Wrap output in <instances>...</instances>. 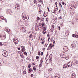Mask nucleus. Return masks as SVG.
Wrapping results in <instances>:
<instances>
[{"mask_svg":"<svg viewBox=\"0 0 78 78\" xmlns=\"http://www.w3.org/2000/svg\"><path fill=\"white\" fill-rule=\"evenodd\" d=\"M31 65L30 64H29L28 65V67L29 69H30V67H31Z\"/></svg>","mask_w":78,"mask_h":78,"instance_id":"obj_32","label":"nucleus"},{"mask_svg":"<svg viewBox=\"0 0 78 78\" xmlns=\"http://www.w3.org/2000/svg\"><path fill=\"white\" fill-rule=\"evenodd\" d=\"M27 60H29V59H30L28 58H26Z\"/></svg>","mask_w":78,"mask_h":78,"instance_id":"obj_64","label":"nucleus"},{"mask_svg":"<svg viewBox=\"0 0 78 78\" xmlns=\"http://www.w3.org/2000/svg\"><path fill=\"white\" fill-rule=\"evenodd\" d=\"M64 66L66 67V68H67V67H67V65H66V64H65V65H64Z\"/></svg>","mask_w":78,"mask_h":78,"instance_id":"obj_47","label":"nucleus"},{"mask_svg":"<svg viewBox=\"0 0 78 78\" xmlns=\"http://www.w3.org/2000/svg\"><path fill=\"white\" fill-rule=\"evenodd\" d=\"M64 51H65L66 52H67L68 51V50H66L65 49V50H64Z\"/></svg>","mask_w":78,"mask_h":78,"instance_id":"obj_51","label":"nucleus"},{"mask_svg":"<svg viewBox=\"0 0 78 78\" xmlns=\"http://www.w3.org/2000/svg\"><path fill=\"white\" fill-rule=\"evenodd\" d=\"M26 71H27V70H26V69H25L23 71V73H24V74H26Z\"/></svg>","mask_w":78,"mask_h":78,"instance_id":"obj_18","label":"nucleus"},{"mask_svg":"<svg viewBox=\"0 0 78 78\" xmlns=\"http://www.w3.org/2000/svg\"><path fill=\"white\" fill-rule=\"evenodd\" d=\"M55 5H58V2H56L55 3Z\"/></svg>","mask_w":78,"mask_h":78,"instance_id":"obj_60","label":"nucleus"},{"mask_svg":"<svg viewBox=\"0 0 78 78\" xmlns=\"http://www.w3.org/2000/svg\"><path fill=\"white\" fill-rule=\"evenodd\" d=\"M36 59H39V56H37L36 57Z\"/></svg>","mask_w":78,"mask_h":78,"instance_id":"obj_40","label":"nucleus"},{"mask_svg":"<svg viewBox=\"0 0 78 78\" xmlns=\"http://www.w3.org/2000/svg\"><path fill=\"white\" fill-rule=\"evenodd\" d=\"M55 9V12H54L55 13V12H56V11H58L57 9Z\"/></svg>","mask_w":78,"mask_h":78,"instance_id":"obj_41","label":"nucleus"},{"mask_svg":"<svg viewBox=\"0 0 78 78\" xmlns=\"http://www.w3.org/2000/svg\"><path fill=\"white\" fill-rule=\"evenodd\" d=\"M21 30H23V31H24V30H25V28L24 27H22L21 28Z\"/></svg>","mask_w":78,"mask_h":78,"instance_id":"obj_28","label":"nucleus"},{"mask_svg":"<svg viewBox=\"0 0 78 78\" xmlns=\"http://www.w3.org/2000/svg\"><path fill=\"white\" fill-rule=\"evenodd\" d=\"M47 9L48 10V12H50V9H49V8H48V6Z\"/></svg>","mask_w":78,"mask_h":78,"instance_id":"obj_44","label":"nucleus"},{"mask_svg":"<svg viewBox=\"0 0 78 78\" xmlns=\"http://www.w3.org/2000/svg\"><path fill=\"white\" fill-rule=\"evenodd\" d=\"M2 40H5V39H6V35H3V36H2Z\"/></svg>","mask_w":78,"mask_h":78,"instance_id":"obj_10","label":"nucleus"},{"mask_svg":"<svg viewBox=\"0 0 78 78\" xmlns=\"http://www.w3.org/2000/svg\"><path fill=\"white\" fill-rule=\"evenodd\" d=\"M62 56H66V53H65V52H63L62 54Z\"/></svg>","mask_w":78,"mask_h":78,"instance_id":"obj_23","label":"nucleus"},{"mask_svg":"<svg viewBox=\"0 0 78 78\" xmlns=\"http://www.w3.org/2000/svg\"><path fill=\"white\" fill-rule=\"evenodd\" d=\"M59 6L60 8H62V5H61V4L60 3H59Z\"/></svg>","mask_w":78,"mask_h":78,"instance_id":"obj_30","label":"nucleus"},{"mask_svg":"<svg viewBox=\"0 0 78 78\" xmlns=\"http://www.w3.org/2000/svg\"><path fill=\"white\" fill-rule=\"evenodd\" d=\"M43 61H44L43 58H41L40 60V63H42V62H43Z\"/></svg>","mask_w":78,"mask_h":78,"instance_id":"obj_22","label":"nucleus"},{"mask_svg":"<svg viewBox=\"0 0 78 78\" xmlns=\"http://www.w3.org/2000/svg\"><path fill=\"white\" fill-rule=\"evenodd\" d=\"M33 70H32V69L31 68H30V69H28V73H31L32 72H33Z\"/></svg>","mask_w":78,"mask_h":78,"instance_id":"obj_9","label":"nucleus"},{"mask_svg":"<svg viewBox=\"0 0 78 78\" xmlns=\"http://www.w3.org/2000/svg\"><path fill=\"white\" fill-rule=\"evenodd\" d=\"M34 76V75L33 74H32L30 75V76L31 77H33Z\"/></svg>","mask_w":78,"mask_h":78,"instance_id":"obj_37","label":"nucleus"},{"mask_svg":"<svg viewBox=\"0 0 78 78\" xmlns=\"http://www.w3.org/2000/svg\"><path fill=\"white\" fill-rule=\"evenodd\" d=\"M71 78H76V75L75 74H72L71 76Z\"/></svg>","mask_w":78,"mask_h":78,"instance_id":"obj_11","label":"nucleus"},{"mask_svg":"<svg viewBox=\"0 0 78 78\" xmlns=\"http://www.w3.org/2000/svg\"><path fill=\"white\" fill-rule=\"evenodd\" d=\"M42 63H40V64L39 65V67L41 68L42 67Z\"/></svg>","mask_w":78,"mask_h":78,"instance_id":"obj_16","label":"nucleus"},{"mask_svg":"<svg viewBox=\"0 0 78 78\" xmlns=\"http://www.w3.org/2000/svg\"><path fill=\"white\" fill-rule=\"evenodd\" d=\"M39 26H41V23H39Z\"/></svg>","mask_w":78,"mask_h":78,"instance_id":"obj_62","label":"nucleus"},{"mask_svg":"<svg viewBox=\"0 0 78 78\" xmlns=\"http://www.w3.org/2000/svg\"><path fill=\"white\" fill-rule=\"evenodd\" d=\"M47 78H53V77L51 76H50L47 77Z\"/></svg>","mask_w":78,"mask_h":78,"instance_id":"obj_25","label":"nucleus"},{"mask_svg":"<svg viewBox=\"0 0 78 78\" xmlns=\"http://www.w3.org/2000/svg\"><path fill=\"white\" fill-rule=\"evenodd\" d=\"M33 69L34 70H35L36 69V67L35 66H34L33 67Z\"/></svg>","mask_w":78,"mask_h":78,"instance_id":"obj_36","label":"nucleus"},{"mask_svg":"<svg viewBox=\"0 0 78 78\" xmlns=\"http://www.w3.org/2000/svg\"><path fill=\"white\" fill-rule=\"evenodd\" d=\"M41 44H44V41H42L41 42Z\"/></svg>","mask_w":78,"mask_h":78,"instance_id":"obj_63","label":"nucleus"},{"mask_svg":"<svg viewBox=\"0 0 78 78\" xmlns=\"http://www.w3.org/2000/svg\"><path fill=\"white\" fill-rule=\"evenodd\" d=\"M14 38H15V39H16V41H19V39H18V38H17L15 37Z\"/></svg>","mask_w":78,"mask_h":78,"instance_id":"obj_38","label":"nucleus"},{"mask_svg":"<svg viewBox=\"0 0 78 78\" xmlns=\"http://www.w3.org/2000/svg\"><path fill=\"white\" fill-rule=\"evenodd\" d=\"M47 36L48 37H49V36H50V34H48L47 35Z\"/></svg>","mask_w":78,"mask_h":78,"instance_id":"obj_53","label":"nucleus"},{"mask_svg":"<svg viewBox=\"0 0 78 78\" xmlns=\"http://www.w3.org/2000/svg\"><path fill=\"white\" fill-rule=\"evenodd\" d=\"M45 23L44 22V21H43L41 23V25H42V27H44V26H45Z\"/></svg>","mask_w":78,"mask_h":78,"instance_id":"obj_12","label":"nucleus"},{"mask_svg":"<svg viewBox=\"0 0 78 78\" xmlns=\"http://www.w3.org/2000/svg\"><path fill=\"white\" fill-rule=\"evenodd\" d=\"M24 55H26V56H27V52L26 51H24Z\"/></svg>","mask_w":78,"mask_h":78,"instance_id":"obj_17","label":"nucleus"},{"mask_svg":"<svg viewBox=\"0 0 78 78\" xmlns=\"http://www.w3.org/2000/svg\"><path fill=\"white\" fill-rule=\"evenodd\" d=\"M32 36H32V33L31 34H30V35L29 36V37L30 38V39H31V38H32V37H32Z\"/></svg>","mask_w":78,"mask_h":78,"instance_id":"obj_20","label":"nucleus"},{"mask_svg":"<svg viewBox=\"0 0 78 78\" xmlns=\"http://www.w3.org/2000/svg\"><path fill=\"white\" fill-rule=\"evenodd\" d=\"M71 48H75L76 47V44L75 43H73L71 45Z\"/></svg>","mask_w":78,"mask_h":78,"instance_id":"obj_7","label":"nucleus"},{"mask_svg":"<svg viewBox=\"0 0 78 78\" xmlns=\"http://www.w3.org/2000/svg\"><path fill=\"white\" fill-rule=\"evenodd\" d=\"M58 28L59 30H60L61 29H60V26H58Z\"/></svg>","mask_w":78,"mask_h":78,"instance_id":"obj_52","label":"nucleus"},{"mask_svg":"<svg viewBox=\"0 0 78 78\" xmlns=\"http://www.w3.org/2000/svg\"><path fill=\"white\" fill-rule=\"evenodd\" d=\"M38 55H39V56H40L41 55V51H38Z\"/></svg>","mask_w":78,"mask_h":78,"instance_id":"obj_21","label":"nucleus"},{"mask_svg":"<svg viewBox=\"0 0 78 78\" xmlns=\"http://www.w3.org/2000/svg\"><path fill=\"white\" fill-rule=\"evenodd\" d=\"M55 78H60L59 77V76H56V75H55Z\"/></svg>","mask_w":78,"mask_h":78,"instance_id":"obj_33","label":"nucleus"},{"mask_svg":"<svg viewBox=\"0 0 78 78\" xmlns=\"http://www.w3.org/2000/svg\"><path fill=\"white\" fill-rule=\"evenodd\" d=\"M73 64H78V61H77L76 59H74L73 60Z\"/></svg>","mask_w":78,"mask_h":78,"instance_id":"obj_4","label":"nucleus"},{"mask_svg":"<svg viewBox=\"0 0 78 78\" xmlns=\"http://www.w3.org/2000/svg\"><path fill=\"white\" fill-rule=\"evenodd\" d=\"M37 20H40V19H41V18L38 16H37Z\"/></svg>","mask_w":78,"mask_h":78,"instance_id":"obj_26","label":"nucleus"},{"mask_svg":"<svg viewBox=\"0 0 78 78\" xmlns=\"http://www.w3.org/2000/svg\"><path fill=\"white\" fill-rule=\"evenodd\" d=\"M0 46H1V47H2L3 46V44H2V43H0Z\"/></svg>","mask_w":78,"mask_h":78,"instance_id":"obj_31","label":"nucleus"},{"mask_svg":"<svg viewBox=\"0 0 78 78\" xmlns=\"http://www.w3.org/2000/svg\"><path fill=\"white\" fill-rule=\"evenodd\" d=\"M43 16L44 17H46V16H47V15L46 14L44 13V14L43 15Z\"/></svg>","mask_w":78,"mask_h":78,"instance_id":"obj_34","label":"nucleus"},{"mask_svg":"<svg viewBox=\"0 0 78 78\" xmlns=\"http://www.w3.org/2000/svg\"><path fill=\"white\" fill-rule=\"evenodd\" d=\"M68 64L69 66V67H72V62H68Z\"/></svg>","mask_w":78,"mask_h":78,"instance_id":"obj_13","label":"nucleus"},{"mask_svg":"<svg viewBox=\"0 0 78 78\" xmlns=\"http://www.w3.org/2000/svg\"><path fill=\"white\" fill-rule=\"evenodd\" d=\"M36 2H37V1L36 0H34V3H36Z\"/></svg>","mask_w":78,"mask_h":78,"instance_id":"obj_56","label":"nucleus"},{"mask_svg":"<svg viewBox=\"0 0 78 78\" xmlns=\"http://www.w3.org/2000/svg\"><path fill=\"white\" fill-rule=\"evenodd\" d=\"M50 48H49V47H48L47 49V50H50Z\"/></svg>","mask_w":78,"mask_h":78,"instance_id":"obj_55","label":"nucleus"},{"mask_svg":"<svg viewBox=\"0 0 78 78\" xmlns=\"http://www.w3.org/2000/svg\"><path fill=\"white\" fill-rule=\"evenodd\" d=\"M46 44H46L45 45H44V47H47V45H46Z\"/></svg>","mask_w":78,"mask_h":78,"instance_id":"obj_61","label":"nucleus"},{"mask_svg":"<svg viewBox=\"0 0 78 78\" xmlns=\"http://www.w3.org/2000/svg\"><path fill=\"white\" fill-rule=\"evenodd\" d=\"M51 70H52L51 68L48 69V71L50 73V72H51Z\"/></svg>","mask_w":78,"mask_h":78,"instance_id":"obj_24","label":"nucleus"},{"mask_svg":"<svg viewBox=\"0 0 78 78\" xmlns=\"http://www.w3.org/2000/svg\"><path fill=\"white\" fill-rule=\"evenodd\" d=\"M52 45L53 44H52V43H51L50 44L49 47H51V48H52Z\"/></svg>","mask_w":78,"mask_h":78,"instance_id":"obj_19","label":"nucleus"},{"mask_svg":"<svg viewBox=\"0 0 78 78\" xmlns=\"http://www.w3.org/2000/svg\"><path fill=\"white\" fill-rule=\"evenodd\" d=\"M59 18L60 19H61V20L62 19V16H60V17H59Z\"/></svg>","mask_w":78,"mask_h":78,"instance_id":"obj_45","label":"nucleus"},{"mask_svg":"<svg viewBox=\"0 0 78 78\" xmlns=\"http://www.w3.org/2000/svg\"><path fill=\"white\" fill-rule=\"evenodd\" d=\"M46 28H45V29H43L44 30L43 31H46L45 30H46Z\"/></svg>","mask_w":78,"mask_h":78,"instance_id":"obj_54","label":"nucleus"},{"mask_svg":"<svg viewBox=\"0 0 78 78\" xmlns=\"http://www.w3.org/2000/svg\"><path fill=\"white\" fill-rule=\"evenodd\" d=\"M7 13H9V14H11L12 13V10L11 9H7Z\"/></svg>","mask_w":78,"mask_h":78,"instance_id":"obj_8","label":"nucleus"},{"mask_svg":"<svg viewBox=\"0 0 78 78\" xmlns=\"http://www.w3.org/2000/svg\"><path fill=\"white\" fill-rule=\"evenodd\" d=\"M65 47L66 48L67 50H69V48H68V47H67V46H66Z\"/></svg>","mask_w":78,"mask_h":78,"instance_id":"obj_50","label":"nucleus"},{"mask_svg":"<svg viewBox=\"0 0 78 78\" xmlns=\"http://www.w3.org/2000/svg\"><path fill=\"white\" fill-rule=\"evenodd\" d=\"M43 54H44V53L43 52H41V56H42V55H43Z\"/></svg>","mask_w":78,"mask_h":78,"instance_id":"obj_43","label":"nucleus"},{"mask_svg":"<svg viewBox=\"0 0 78 78\" xmlns=\"http://www.w3.org/2000/svg\"><path fill=\"white\" fill-rule=\"evenodd\" d=\"M22 18L25 20H28L29 19V16L28 15H23V13L22 14Z\"/></svg>","mask_w":78,"mask_h":78,"instance_id":"obj_2","label":"nucleus"},{"mask_svg":"<svg viewBox=\"0 0 78 78\" xmlns=\"http://www.w3.org/2000/svg\"><path fill=\"white\" fill-rule=\"evenodd\" d=\"M32 64H33V66H35V65H36V64L35 63H32Z\"/></svg>","mask_w":78,"mask_h":78,"instance_id":"obj_58","label":"nucleus"},{"mask_svg":"<svg viewBox=\"0 0 78 78\" xmlns=\"http://www.w3.org/2000/svg\"><path fill=\"white\" fill-rule=\"evenodd\" d=\"M62 5H65V3L64 2H62Z\"/></svg>","mask_w":78,"mask_h":78,"instance_id":"obj_39","label":"nucleus"},{"mask_svg":"<svg viewBox=\"0 0 78 78\" xmlns=\"http://www.w3.org/2000/svg\"><path fill=\"white\" fill-rule=\"evenodd\" d=\"M55 20H57V17H55Z\"/></svg>","mask_w":78,"mask_h":78,"instance_id":"obj_48","label":"nucleus"},{"mask_svg":"<svg viewBox=\"0 0 78 78\" xmlns=\"http://www.w3.org/2000/svg\"><path fill=\"white\" fill-rule=\"evenodd\" d=\"M4 61L2 58H0V66H2L3 64Z\"/></svg>","mask_w":78,"mask_h":78,"instance_id":"obj_5","label":"nucleus"},{"mask_svg":"<svg viewBox=\"0 0 78 78\" xmlns=\"http://www.w3.org/2000/svg\"><path fill=\"white\" fill-rule=\"evenodd\" d=\"M8 52L5 50H3L2 52V55L5 57H7L8 56Z\"/></svg>","mask_w":78,"mask_h":78,"instance_id":"obj_1","label":"nucleus"},{"mask_svg":"<svg viewBox=\"0 0 78 78\" xmlns=\"http://www.w3.org/2000/svg\"><path fill=\"white\" fill-rule=\"evenodd\" d=\"M1 0V3H3V2H4V0Z\"/></svg>","mask_w":78,"mask_h":78,"instance_id":"obj_27","label":"nucleus"},{"mask_svg":"<svg viewBox=\"0 0 78 78\" xmlns=\"http://www.w3.org/2000/svg\"><path fill=\"white\" fill-rule=\"evenodd\" d=\"M72 36L73 37H75V34H73V35H72Z\"/></svg>","mask_w":78,"mask_h":78,"instance_id":"obj_46","label":"nucleus"},{"mask_svg":"<svg viewBox=\"0 0 78 78\" xmlns=\"http://www.w3.org/2000/svg\"><path fill=\"white\" fill-rule=\"evenodd\" d=\"M0 17L2 20H4V17L2 16H0Z\"/></svg>","mask_w":78,"mask_h":78,"instance_id":"obj_15","label":"nucleus"},{"mask_svg":"<svg viewBox=\"0 0 78 78\" xmlns=\"http://www.w3.org/2000/svg\"><path fill=\"white\" fill-rule=\"evenodd\" d=\"M19 53H20V54H22V52L21 51H19Z\"/></svg>","mask_w":78,"mask_h":78,"instance_id":"obj_42","label":"nucleus"},{"mask_svg":"<svg viewBox=\"0 0 78 78\" xmlns=\"http://www.w3.org/2000/svg\"><path fill=\"white\" fill-rule=\"evenodd\" d=\"M41 20V21H43V22H44V18L43 17H42L40 19Z\"/></svg>","mask_w":78,"mask_h":78,"instance_id":"obj_14","label":"nucleus"},{"mask_svg":"<svg viewBox=\"0 0 78 78\" xmlns=\"http://www.w3.org/2000/svg\"><path fill=\"white\" fill-rule=\"evenodd\" d=\"M48 52H47V55H46V57H47V56H48Z\"/></svg>","mask_w":78,"mask_h":78,"instance_id":"obj_57","label":"nucleus"},{"mask_svg":"<svg viewBox=\"0 0 78 78\" xmlns=\"http://www.w3.org/2000/svg\"><path fill=\"white\" fill-rule=\"evenodd\" d=\"M13 41L15 44H17L19 43V41H17L15 38L13 39Z\"/></svg>","mask_w":78,"mask_h":78,"instance_id":"obj_6","label":"nucleus"},{"mask_svg":"<svg viewBox=\"0 0 78 78\" xmlns=\"http://www.w3.org/2000/svg\"><path fill=\"white\" fill-rule=\"evenodd\" d=\"M66 64V66H68V67H70V66L69 65V64L68 63Z\"/></svg>","mask_w":78,"mask_h":78,"instance_id":"obj_29","label":"nucleus"},{"mask_svg":"<svg viewBox=\"0 0 78 78\" xmlns=\"http://www.w3.org/2000/svg\"><path fill=\"white\" fill-rule=\"evenodd\" d=\"M15 8L17 10H19L20 9V6L19 5H15Z\"/></svg>","mask_w":78,"mask_h":78,"instance_id":"obj_3","label":"nucleus"},{"mask_svg":"<svg viewBox=\"0 0 78 78\" xmlns=\"http://www.w3.org/2000/svg\"><path fill=\"white\" fill-rule=\"evenodd\" d=\"M75 37H78V35H76L75 36Z\"/></svg>","mask_w":78,"mask_h":78,"instance_id":"obj_59","label":"nucleus"},{"mask_svg":"<svg viewBox=\"0 0 78 78\" xmlns=\"http://www.w3.org/2000/svg\"><path fill=\"white\" fill-rule=\"evenodd\" d=\"M20 56L21 57L23 56V54H20Z\"/></svg>","mask_w":78,"mask_h":78,"instance_id":"obj_49","label":"nucleus"},{"mask_svg":"<svg viewBox=\"0 0 78 78\" xmlns=\"http://www.w3.org/2000/svg\"><path fill=\"white\" fill-rule=\"evenodd\" d=\"M22 51H23V52L25 51V49H24V48H22Z\"/></svg>","mask_w":78,"mask_h":78,"instance_id":"obj_35","label":"nucleus"}]
</instances>
